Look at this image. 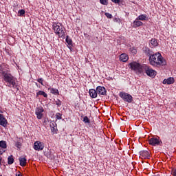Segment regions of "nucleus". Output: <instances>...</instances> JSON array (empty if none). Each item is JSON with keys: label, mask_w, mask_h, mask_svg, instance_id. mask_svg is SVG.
<instances>
[{"label": "nucleus", "mask_w": 176, "mask_h": 176, "mask_svg": "<svg viewBox=\"0 0 176 176\" xmlns=\"http://www.w3.org/2000/svg\"><path fill=\"white\" fill-rule=\"evenodd\" d=\"M0 76L3 78V80L7 83L6 86L8 87H13L16 89L17 85H16V78L9 73L8 70H6L2 67L0 68Z\"/></svg>", "instance_id": "nucleus-1"}, {"label": "nucleus", "mask_w": 176, "mask_h": 176, "mask_svg": "<svg viewBox=\"0 0 176 176\" xmlns=\"http://www.w3.org/2000/svg\"><path fill=\"white\" fill-rule=\"evenodd\" d=\"M148 61L151 65L153 67H157V68L167 65V61H166V59L163 58V56H162V54L160 52L151 54L149 57Z\"/></svg>", "instance_id": "nucleus-2"}, {"label": "nucleus", "mask_w": 176, "mask_h": 176, "mask_svg": "<svg viewBox=\"0 0 176 176\" xmlns=\"http://www.w3.org/2000/svg\"><path fill=\"white\" fill-rule=\"evenodd\" d=\"M52 27L56 35H58L59 38H65V33L67 31L65 30L64 25H63V23H54Z\"/></svg>", "instance_id": "nucleus-3"}, {"label": "nucleus", "mask_w": 176, "mask_h": 176, "mask_svg": "<svg viewBox=\"0 0 176 176\" xmlns=\"http://www.w3.org/2000/svg\"><path fill=\"white\" fill-rule=\"evenodd\" d=\"M146 65H142L140 63L133 61L129 64V68L131 71H134L136 74H142Z\"/></svg>", "instance_id": "nucleus-4"}, {"label": "nucleus", "mask_w": 176, "mask_h": 176, "mask_svg": "<svg viewBox=\"0 0 176 176\" xmlns=\"http://www.w3.org/2000/svg\"><path fill=\"white\" fill-rule=\"evenodd\" d=\"M120 97L122 98L126 102H133V96L126 92H120L119 94Z\"/></svg>", "instance_id": "nucleus-5"}, {"label": "nucleus", "mask_w": 176, "mask_h": 176, "mask_svg": "<svg viewBox=\"0 0 176 176\" xmlns=\"http://www.w3.org/2000/svg\"><path fill=\"white\" fill-rule=\"evenodd\" d=\"M144 71H145L146 75H148V76H150L151 78H155V76H156V75L157 74V72H156V71H155L153 69L149 67L146 65L144 66Z\"/></svg>", "instance_id": "nucleus-6"}, {"label": "nucleus", "mask_w": 176, "mask_h": 176, "mask_svg": "<svg viewBox=\"0 0 176 176\" xmlns=\"http://www.w3.org/2000/svg\"><path fill=\"white\" fill-rule=\"evenodd\" d=\"M45 110L43 109V107H38L36 109L35 113L37 116V119H42L43 117V112Z\"/></svg>", "instance_id": "nucleus-7"}, {"label": "nucleus", "mask_w": 176, "mask_h": 176, "mask_svg": "<svg viewBox=\"0 0 176 176\" xmlns=\"http://www.w3.org/2000/svg\"><path fill=\"white\" fill-rule=\"evenodd\" d=\"M162 142L157 139V138H152L148 140V144L153 146H156V145H160Z\"/></svg>", "instance_id": "nucleus-8"}, {"label": "nucleus", "mask_w": 176, "mask_h": 176, "mask_svg": "<svg viewBox=\"0 0 176 176\" xmlns=\"http://www.w3.org/2000/svg\"><path fill=\"white\" fill-rule=\"evenodd\" d=\"M43 148H45V145L41 142L37 141L34 142V149L35 151H43Z\"/></svg>", "instance_id": "nucleus-9"}, {"label": "nucleus", "mask_w": 176, "mask_h": 176, "mask_svg": "<svg viewBox=\"0 0 176 176\" xmlns=\"http://www.w3.org/2000/svg\"><path fill=\"white\" fill-rule=\"evenodd\" d=\"M96 91L99 96H105L107 94V89L102 86L97 87Z\"/></svg>", "instance_id": "nucleus-10"}, {"label": "nucleus", "mask_w": 176, "mask_h": 176, "mask_svg": "<svg viewBox=\"0 0 176 176\" xmlns=\"http://www.w3.org/2000/svg\"><path fill=\"white\" fill-rule=\"evenodd\" d=\"M144 25V23L140 21L138 19H136L133 22L132 27L133 28H138V27H141Z\"/></svg>", "instance_id": "nucleus-11"}, {"label": "nucleus", "mask_w": 176, "mask_h": 176, "mask_svg": "<svg viewBox=\"0 0 176 176\" xmlns=\"http://www.w3.org/2000/svg\"><path fill=\"white\" fill-rule=\"evenodd\" d=\"M6 124H8V120H6V118L2 114H0V125L6 127Z\"/></svg>", "instance_id": "nucleus-12"}, {"label": "nucleus", "mask_w": 176, "mask_h": 176, "mask_svg": "<svg viewBox=\"0 0 176 176\" xmlns=\"http://www.w3.org/2000/svg\"><path fill=\"white\" fill-rule=\"evenodd\" d=\"M140 157L143 159H149V157H151V155L148 151H143L140 152Z\"/></svg>", "instance_id": "nucleus-13"}, {"label": "nucleus", "mask_w": 176, "mask_h": 176, "mask_svg": "<svg viewBox=\"0 0 176 176\" xmlns=\"http://www.w3.org/2000/svg\"><path fill=\"white\" fill-rule=\"evenodd\" d=\"M175 82V80H174V78H168L167 79H164L163 80L164 85H173Z\"/></svg>", "instance_id": "nucleus-14"}, {"label": "nucleus", "mask_w": 176, "mask_h": 176, "mask_svg": "<svg viewBox=\"0 0 176 176\" xmlns=\"http://www.w3.org/2000/svg\"><path fill=\"white\" fill-rule=\"evenodd\" d=\"M120 61H122V63L129 61V55L127 54H122L120 56Z\"/></svg>", "instance_id": "nucleus-15"}, {"label": "nucleus", "mask_w": 176, "mask_h": 176, "mask_svg": "<svg viewBox=\"0 0 176 176\" xmlns=\"http://www.w3.org/2000/svg\"><path fill=\"white\" fill-rule=\"evenodd\" d=\"M98 93L97 92V89H89V96L91 98H97V95Z\"/></svg>", "instance_id": "nucleus-16"}, {"label": "nucleus", "mask_w": 176, "mask_h": 176, "mask_svg": "<svg viewBox=\"0 0 176 176\" xmlns=\"http://www.w3.org/2000/svg\"><path fill=\"white\" fill-rule=\"evenodd\" d=\"M19 162L21 167H25V166H27V158H25V157H19Z\"/></svg>", "instance_id": "nucleus-17"}, {"label": "nucleus", "mask_w": 176, "mask_h": 176, "mask_svg": "<svg viewBox=\"0 0 176 176\" xmlns=\"http://www.w3.org/2000/svg\"><path fill=\"white\" fill-rule=\"evenodd\" d=\"M138 20L140 21H145L146 20H148V17L146 16V14H141L139 16H138Z\"/></svg>", "instance_id": "nucleus-18"}, {"label": "nucleus", "mask_w": 176, "mask_h": 176, "mask_svg": "<svg viewBox=\"0 0 176 176\" xmlns=\"http://www.w3.org/2000/svg\"><path fill=\"white\" fill-rule=\"evenodd\" d=\"M38 96H43L45 98H47V94H46L45 91H38L36 93V97H38Z\"/></svg>", "instance_id": "nucleus-19"}, {"label": "nucleus", "mask_w": 176, "mask_h": 176, "mask_svg": "<svg viewBox=\"0 0 176 176\" xmlns=\"http://www.w3.org/2000/svg\"><path fill=\"white\" fill-rule=\"evenodd\" d=\"M14 163V158H13V155H10L8 157V164H13Z\"/></svg>", "instance_id": "nucleus-20"}, {"label": "nucleus", "mask_w": 176, "mask_h": 176, "mask_svg": "<svg viewBox=\"0 0 176 176\" xmlns=\"http://www.w3.org/2000/svg\"><path fill=\"white\" fill-rule=\"evenodd\" d=\"M0 148H2V149H6L7 145H6V142L1 140L0 141Z\"/></svg>", "instance_id": "nucleus-21"}, {"label": "nucleus", "mask_w": 176, "mask_h": 176, "mask_svg": "<svg viewBox=\"0 0 176 176\" xmlns=\"http://www.w3.org/2000/svg\"><path fill=\"white\" fill-rule=\"evenodd\" d=\"M151 44L153 47H156V46H157V45H159V43H157V40H156L155 38H152L151 40Z\"/></svg>", "instance_id": "nucleus-22"}, {"label": "nucleus", "mask_w": 176, "mask_h": 176, "mask_svg": "<svg viewBox=\"0 0 176 176\" xmlns=\"http://www.w3.org/2000/svg\"><path fill=\"white\" fill-rule=\"evenodd\" d=\"M50 93L52 94H59L58 89H54V88H51L50 89Z\"/></svg>", "instance_id": "nucleus-23"}, {"label": "nucleus", "mask_w": 176, "mask_h": 176, "mask_svg": "<svg viewBox=\"0 0 176 176\" xmlns=\"http://www.w3.org/2000/svg\"><path fill=\"white\" fill-rule=\"evenodd\" d=\"M24 14H25V10H21L18 12V15L20 16H24Z\"/></svg>", "instance_id": "nucleus-24"}, {"label": "nucleus", "mask_w": 176, "mask_h": 176, "mask_svg": "<svg viewBox=\"0 0 176 176\" xmlns=\"http://www.w3.org/2000/svg\"><path fill=\"white\" fill-rule=\"evenodd\" d=\"M145 53H146V56H149V57H151V56H152V54L151 53V50H149V48H146Z\"/></svg>", "instance_id": "nucleus-25"}, {"label": "nucleus", "mask_w": 176, "mask_h": 176, "mask_svg": "<svg viewBox=\"0 0 176 176\" xmlns=\"http://www.w3.org/2000/svg\"><path fill=\"white\" fill-rule=\"evenodd\" d=\"M131 53H132L133 55L137 54V50L134 47L130 48Z\"/></svg>", "instance_id": "nucleus-26"}, {"label": "nucleus", "mask_w": 176, "mask_h": 176, "mask_svg": "<svg viewBox=\"0 0 176 176\" xmlns=\"http://www.w3.org/2000/svg\"><path fill=\"white\" fill-rule=\"evenodd\" d=\"M100 2L102 5H108V0H100Z\"/></svg>", "instance_id": "nucleus-27"}, {"label": "nucleus", "mask_w": 176, "mask_h": 176, "mask_svg": "<svg viewBox=\"0 0 176 176\" xmlns=\"http://www.w3.org/2000/svg\"><path fill=\"white\" fill-rule=\"evenodd\" d=\"M83 122L85 123H90V120H89L87 116H85L83 118Z\"/></svg>", "instance_id": "nucleus-28"}, {"label": "nucleus", "mask_w": 176, "mask_h": 176, "mask_svg": "<svg viewBox=\"0 0 176 176\" xmlns=\"http://www.w3.org/2000/svg\"><path fill=\"white\" fill-rule=\"evenodd\" d=\"M66 42H67V45H72V40L69 38L68 36H67V38H66Z\"/></svg>", "instance_id": "nucleus-29"}, {"label": "nucleus", "mask_w": 176, "mask_h": 176, "mask_svg": "<svg viewBox=\"0 0 176 176\" xmlns=\"http://www.w3.org/2000/svg\"><path fill=\"white\" fill-rule=\"evenodd\" d=\"M55 104H56V105H58V107H60V105H61V101L58 99V100H56L55 101Z\"/></svg>", "instance_id": "nucleus-30"}, {"label": "nucleus", "mask_w": 176, "mask_h": 176, "mask_svg": "<svg viewBox=\"0 0 176 176\" xmlns=\"http://www.w3.org/2000/svg\"><path fill=\"white\" fill-rule=\"evenodd\" d=\"M56 119H58V120L61 119V118H62V115H61V113H57L56 114Z\"/></svg>", "instance_id": "nucleus-31"}, {"label": "nucleus", "mask_w": 176, "mask_h": 176, "mask_svg": "<svg viewBox=\"0 0 176 176\" xmlns=\"http://www.w3.org/2000/svg\"><path fill=\"white\" fill-rule=\"evenodd\" d=\"M105 16L107 17V19H112V14L108 12H106Z\"/></svg>", "instance_id": "nucleus-32"}, {"label": "nucleus", "mask_w": 176, "mask_h": 176, "mask_svg": "<svg viewBox=\"0 0 176 176\" xmlns=\"http://www.w3.org/2000/svg\"><path fill=\"white\" fill-rule=\"evenodd\" d=\"M171 174L173 176H176V168H173L171 170Z\"/></svg>", "instance_id": "nucleus-33"}, {"label": "nucleus", "mask_w": 176, "mask_h": 176, "mask_svg": "<svg viewBox=\"0 0 176 176\" xmlns=\"http://www.w3.org/2000/svg\"><path fill=\"white\" fill-rule=\"evenodd\" d=\"M37 82H38V83H41V85H43V78H38L37 80Z\"/></svg>", "instance_id": "nucleus-34"}, {"label": "nucleus", "mask_w": 176, "mask_h": 176, "mask_svg": "<svg viewBox=\"0 0 176 176\" xmlns=\"http://www.w3.org/2000/svg\"><path fill=\"white\" fill-rule=\"evenodd\" d=\"M114 3H120V0H111Z\"/></svg>", "instance_id": "nucleus-35"}, {"label": "nucleus", "mask_w": 176, "mask_h": 176, "mask_svg": "<svg viewBox=\"0 0 176 176\" xmlns=\"http://www.w3.org/2000/svg\"><path fill=\"white\" fill-rule=\"evenodd\" d=\"M51 130L52 131H56V126H52V124H50Z\"/></svg>", "instance_id": "nucleus-36"}, {"label": "nucleus", "mask_w": 176, "mask_h": 176, "mask_svg": "<svg viewBox=\"0 0 176 176\" xmlns=\"http://www.w3.org/2000/svg\"><path fill=\"white\" fill-rule=\"evenodd\" d=\"M16 176H23L20 172L16 174Z\"/></svg>", "instance_id": "nucleus-37"}, {"label": "nucleus", "mask_w": 176, "mask_h": 176, "mask_svg": "<svg viewBox=\"0 0 176 176\" xmlns=\"http://www.w3.org/2000/svg\"><path fill=\"white\" fill-rule=\"evenodd\" d=\"M19 145H20L19 142L16 143V146H17L19 148Z\"/></svg>", "instance_id": "nucleus-38"}, {"label": "nucleus", "mask_w": 176, "mask_h": 176, "mask_svg": "<svg viewBox=\"0 0 176 176\" xmlns=\"http://www.w3.org/2000/svg\"><path fill=\"white\" fill-rule=\"evenodd\" d=\"M3 152H5V151H2L0 150V155H3Z\"/></svg>", "instance_id": "nucleus-39"}, {"label": "nucleus", "mask_w": 176, "mask_h": 176, "mask_svg": "<svg viewBox=\"0 0 176 176\" xmlns=\"http://www.w3.org/2000/svg\"><path fill=\"white\" fill-rule=\"evenodd\" d=\"M2 162V157H0V163Z\"/></svg>", "instance_id": "nucleus-40"}, {"label": "nucleus", "mask_w": 176, "mask_h": 176, "mask_svg": "<svg viewBox=\"0 0 176 176\" xmlns=\"http://www.w3.org/2000/svg\"><path fill=\"white\" fill-rule=\"evenodd\" d=\"M52 125H54V124H52Z\"/></svg>", "instance_id": "nucleus-41"}, {"label": "nucleus", "mask_w": 176, "mask_h": 176, "mask_svg": "<svg viewBox=\"0 0 176 176\" xmlns=\"http://www.w3.org/2000/svg\"><path fill=\"white\" fill-rule=\"evenodd\" d=\"M0 176H2V175H0Z\"/></svg>", "instance_id": "nucleus-42"}]
</instances>
